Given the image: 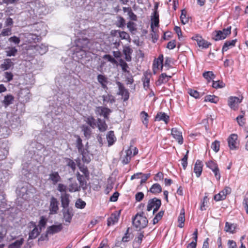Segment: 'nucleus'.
Masks as SVG:
<instances>
[{"mask_svg": "<svg viewBox=\"0 0 248 248\" xmlns=\"http://www.w3.org/2000/svg\"><path fill=\"white\" fill-rule=\"evenodd\" d=\"M82 131L83 132L85 137L89 139L92 133L91 128L87 125H83L81 127Z\"/></svg>", "mask_w": 248, "mask_h": 248, "instance_id": "4c0bfd02", "label": "nucleus"}, {"mask_svg": "<svg viewBox=\"0 0 248 248\" xmlns=\"http://www.w3.org/2000/svg\"><path fill=\"white\" fill-rule=\"evenodd\" d=\"M86 202L81 199H78L76 202L75 206L77 208L83 209L86 206Z\"/></svg>", "mask_w": 248, "mask_h": 248, "instance_id": "864d4df0", "label": "nucleus"}, {"mask_svg": "<svg viewBox=\"0 0 248 248\" xmlns=\"http://www.w3.org/2000/svg\"><path fill=\"white\" fill-rule=\"evenodd\" d=\"M218 98L214 95H207L205 97V101H209L211 103H217L218 101Z\"/></svg>", "mask_w": 248, "mask_h": 248, "instance_id": "603ef678", "label": "nucleus"}, {"mask_svg": "<svg viewBox=\"0 0 248 248\" xmlns=\"http://www.w3.org/2000/svg\"><path fill=\"white\" fill-rule=\"evenodd\" d=\"M117 19L116 25L119 28H124L125 25V19L121 16H118Z\"/></svg>", "mask_w": 248, "mask_h": 248, "instance_id": "a19ab883", "label": "nucleus"}, {"mask_svg": "<svg viewBox=\"0 0 248 248\" xmlns=\"http://www.w3.org/2000/svg\"><path fill=\"white\" fill-rule=\"evenodd\" d=\"M120 66L122 67V70L124 72H128L127 68H128V64L124 60H121L120 61Z\"/></svg>", "mask_w": 248, "mask_h": 248, "instance_id": "e2e57ef3", "label": "nucleus"}, {"mask_svg": "<svg viewBox=\"0 0 248 248\" xmlns=\"http://www.w3.org/2000/svg\"><path fill=\"white\" fill-rule=\"evenodd\" d=\"M34 49L40 55L45 54L48 50L47 46L44 44H41L40 45H37L33 46Z\"/></svg>", "mask_w": 248, "mask_h": 248, "instance_id": "5701e85b", "label": "nucleus"}, {"mask_svg": "<svg viewBox=\"0 0 248 248\" xmlns=\"http://www.w3.org/2000/svg\"><path fill=\"white\" fill-rule=\"evenodd\" d=\"M14 100V97L12 94H8L4 96L3 100L2 103L3 104L5 108L7 107L13 103Z\"/></svg>", "mask_w": 248, "mask_h": 248, "instance_id": "bb28decb", "label": "nucleus"}, {"mask_svg": "<svg viewBox=\"0 0 248 248\" xmlns=\"http://www.w3.org/2000/svg\"><path fill=\"white\" fill-rule=\"evenodd\" d=\"M193 38L194 40L196 41L197 44L200 47L206 48L211 45V43L202 39L200 36L196 35L195 37H193Z\"/></svg>", "mask_w": 248, "mask_h": 248, "instance_id": "f8f14e48", "label": "nucleus"}, {"mask_svg": "<svg viewBox=\"0 0 248 248\" xmlns=\"http://www.w3.org/2000/svg\"><path fill=\"white\" fill-rule=\"evenodd\" d=\"M62 213L65 221L70 223L73 216L72 209L69 207L63 208Z\"/></svg>", "mask_w": 248, "mask_h": 248, "instance_id": "dca6fc26", "label": "nucleus"}, {"mask_svg": "<svg viewBox=\"0 0 248 248\" xmlns=\"http://www.w3.org/2000/svg\"><path fill=\"white\" fill-rule=\"evenodd\" d=\"M180 19L183 24H185L188 22V18L186 17V11L185 9L181 11Z\"/></svg>", "mask_w": 248, "mask_h": 248, "instance_id": "49530a36", "label": "nucleus"}, {"mask_svg": "<svg viewBox=\"0 0 248 248\" xmlns=\"http://www.w3.org/2000/svg\"><path fill=\"white\" fill-rule=\"evenodd\" d=\"M62 225L61 223L58 225H53L49 226L47 228L45 237L47 238L48 235H53L60 232L62 230Z\"/></svg>", "mask_w": 248, "mask_h": 248, "instance_id": "39448f33", "label": "nucleus"}, {"mask_svg": "<svg viewBox=\"0 0 248 248\" xmlns=\"http://www.w3.org/2000/svg\"><path fill=\"white\" fill-rule=\"evenodd\" d=\"M147 218L143 216V213L141 214H137L132 219V223L134 226L137 229L140 230L145 228L148 224Z\"/></svg>", "mask_w": 248, "mask_h": 248, "instance_id": "f257e3e1", "label": "nucleus"}, {"mask_svg": "<svg viewBox=\"0 0 248 248\" xmlns=\"http://www.w3.org/2000/svg\"><path fill=\"white\" fill-rule=\"evenodd\" d=\"M77 179L79 181L80 185L83 188L86 186V181H85V175H81L79 172L77 174Z\"/></svg>", "mask_w": 248, "mask_h": 248, "instance_id": "e433bc0d", "label": "nucleus"}, {"mask_svg": "<svg viewBox=\"0 0 248 248\" xmlns=\"http://www.w3.org/2000/svg\"><path fill=\"white\" fill-rule=\"evenodd\" d=\"M155 120L158 121H163L166 124H167L169 120V117L164 112H159L157 114Z\"/></svg>", "mask_w": 248, "mask_h": 248, "instance_id": "cd10ccee", "label": "nucleus"}, {"mask_svg": "<svg viewBox=\"0 0 248 248\" xmlns=\"http://www.w3.org/2000/svg\"><path fill=\"white\" fill-rule=\"evenodd\" d=\"M120 213L121 210H120L119 212H115L111 215L110 217L108 218V226H109L111 225H113L118 222L119 218Z\"/></svg>", "mask_w": 248, "mask_h": 248, "instance_id": "ddd939ff", "label": "nucleus"}, {"mask_svg": "<svg viewBox=\"0 0 248 248\" xmlns=\"http://www.w3.org/2000/svg\"><path fill=\"white\" fill-rule=\"evenodd\" d=\"M45 35L46 33L45 32H41L38 33L26 32L24 34V37L27 39V41L30 43L38 42L40 40L41 36Z\"/></svg>", "mask_w": 248, "mask_h": 248, "instance_id": "f03ea898", "label": "nucleus"}, {"mask_svg": "<svg viewBox=\"0 0 248 248\" xmlns=\"http://www.w3.org/2000/svg\"><path fill=\"white\" fill-rule=\"evenodd\" d=\"M80 190V187L76 182L72 183L69 185L68 191L70 192L78 191Z\"/></svg>", "mask_w": 248, "mask_h": 248, "instance_id": "58836bf2", "label": "nucleus"}, {"mask_svg": "<svg viewBox=\"0 0 248 248\" xmlns=\"http://www.w3.org/2000/svg\"><path fill=\"white\" fill-rule=\"evenodd\" d=\"M88 51V50H86V49H78V47H76L74 53L75 55L74 57L77 58L78 60L82 59L86 57L87 52Z\"/></svg>", "mask_w": 248, "mask_h": 248, "instance_id": "aec40b11", "label": "nucleus"}, {"mask_svg": "<svg viewBox=\"0 0 248 248\" xmlns=\"http://www.w3.org/2000/svg\"><path fill=\"white\" fill-rule=\"evenodd\" d=\"M24 242V239L20 238L9 245L8 248H20Z\"/></svg>", "mask_w": 248, "mask_h": 248, "instance_id": "c9c22d12", "label": "nucleus"}, {"mask_svg": "<svg viewBox=\"0 0 248 248\" xmlns=\"http://www.w3.org/2000/svg\"><path fill=\"white\" fill-rule=\"evenodd\" d=\"M219 141L216 140L212 143L211 147L213 151H214L216 153H217L219 150Z\"/></svg>", "mask_w": 248, "mask_h": 248, "instance_id": "bf43d9fd", "label": "nucleus"}, {"mask_svg": "<svg viewBox=\"0 0 248 248\" xmlns=\"http://www.w3.org/2000/svg\"><path fill=\"white\" fill-rule=\"evenodd\" d=\"M46 220L45 218L44 217H41V219L40 220L38 223V227H39V229L42 230V228H44L46 225Z\"/></svg>", "mask_w": 248, "mask_h": 248, "instance_id": "69168bd1", "label": "nucleus"}, {"mask_svg": "<svg viewBox=\"0 0 248 248\" xmlns=\"http://www.w3.org/2000/svg\"><path fill=\"white\" fill-rule=\"evenodd\" d=\"M86 122L93 128H94L96 126L95 120L93 117H88L86 119Z\"/></svg>", "mask_w": 248, "mask_h": 248, "instance_id": "052dcab7", "label": "nucleus"}, {"mask_svg": "<svg viewBox=\"0 0 248 248\" xmlns=\"http://www.w3.org/2000/svg\"><path fill=\"white\" fill-rule=\"evenodd\" d=\"M5 53L7 56H15L17 53V49L16 47H8L6 49Z\"/></svg>", "mask_w": 248, "mask_h": 248, "instance_id": "2f4dec72", "label": "nucleus"}, {"mask_svg": "<svg viewBox=\"0 0 248 248\" xmlns=\"http://www.w3.org/2000/svg\"><path fill=\"white\" fill-rule=\"evenodd\" d=\"M242 101L237 97L231 96L228 98V105L232 109L235 110L238 109V105Z\"/></svg>", "mask_w": 248, "mask_h": 248, "instance_id": "6e6552de", "label": "nucleus"}, {"mask_svg": "<svg viewBox=\"0 0 248 248\" xmlns=\"http://www.w3.org/2000/svg\"><path fill=\"white\" fill-rule=\"evenodd\" d=\"M14 63L10 59H6L4 60L3 62L1 64L0 68L3 71L8 70L11 67H13Z\"/></svg>", "mask_w": 248, "mask_h": 248, "instance_id": "393cba45", "label": "nucleus"}, {"mask_svg": "<svg viewBox=\"0 0 248 248\" xmlns=\"http://www.w3.org/2000/svg\"><path fill=\"white\" fill-rule=\"evenodd\" d=\"M202 163L200 160H197L194 165V171L196 174L197 177H199L201 175L202 170Z\"/></svg>", "mask_w": 248, "mask_h": 248, "instance_id": "4be33fe9", "label": "nucleus"}, {"mask_svg": "<svg viewBox=\"0 0 248 248\" xmlns=\"http://www.w3.org/2000/svg\"><path fill=\"white\" fill-rule=\"evenodd\" d=\"M77 138L76 140V147L78 149V153L82 155V159H84V158L85 156V155L86 154L87 150L85 149L83 147V145L82 143V140L78 136H77Z\"/></svg>", "mask_w": 248, "mask_h": 248, "instance_id": "1a4fd4ad", "label": "nucleus"}, {"mask_svg": "<svg viewBox=\"0 0 248 248\" xmlns=\"http://www.w3.org/2000/svg\"><path fill=\"white\" fill-rule=\"evenodd\" d=\"M98 127L101 131H105L108 128V125L106 124L105 121H103L100 119H98Z\"/></svg>", "mask_w": 248, "mask_h": 248, "instance_id": "ea45409f", "label": "nucleus"}, {"mask_svg": "<svg viewBox=\"0 0 248 248\" xmlns=\"http://www.w3.org/2000/svg\"><path fill=\"white\" fill-rule=\"evenodd\" d=\"M241 112L243 113V115H241L238 116L236 118V120L240 126H243L244 125L245 121V119L243 118L244 115L245 114V111L243 110H241Z\"/></svg>", "mask_w": 248, "mask_h": 248, "instance_id": "6e6d98bb", "label": "nucleus"}, {"mask_svg": "<svg viewBox=\"0 0 248 248\" xmlns=\"http://www.w3.org/2000/svg\"><path fill=\"white\" fill-rule=\"evenodd\" d=\"M206 165L207 167L210 168L212 171L218 168L217 164L214 161L210 160L206 163Z\"/></svg>", "mask_w": 248, "mask_h": 248, "instance_id": "c03bdc74", "label": "nucleus"}, {"mask_svg": "<svg viewBox=\"0 0 248 248\" xmlns=\"http://www.w3.org/2000/svg\"><path fill=\"white\" fill-rule=\"evenodd\" d=\"M96 113L101 115H103L105 119L108 118V115L111 112L110 109L103 107H98L96 108L95 110Z\"/></svg>", "mask_w": 248, "mask_h": 248, "instance_id": "6ab92c4d", "label": "nucleus"}, {"mask_svg": "<svg viewBox=\"0 0 248 248\" xmlns=\"http://www.w3.org/2000/svg\"><path fill=\"white\" fill-rule=\"evenodd\" d=\"M31 31L34 33H38L45 32L46 33V27L42 23H36L31 26Z\"/></svg>", "mask_w": 248, "mask_h": 248, "instance_id": "2eb2a0df", "label": "nucleus"}, {"mask_svg": "<svg viewBox=\"0 0 248 248\" xmlns=\"http://www.w3.org/2000/svg\"><path fill=\"white\" fill-rule=\"evenodd\" d=\"M163 55L160 54L157 59H155L154 61L153 65L155 68H158L159 66L161 65V69L162 70L163 67Z\"/></svg>", "mask_w": 248, "mask_h": 248, "instance_id": "7c9ffc66", "label": "nucleus"}, {"mask_svg": "<svg viewBox=\"0 0 248 248\" xmlns=\"http://www.w3.org/2000/svg\"><path fill=\"white\" fill-rule=\"evenodd\" d=\"M97 79L98 82L100 84L102 88L105 90L108 89L107 84L108 82V78L104 75L102 74H99L97 77Z\"/></svg>", "mask_w": 248, "mask_h": 248, "instance_id": "a211bd4d", "label": "nucleus"}, {"mask_svg": "<svg viewBox=\"0 0 248 248\" xmlns=\"http://www.w3.org/2000/svg\"><path fill=\"white\" fill-rule=\"evenodd\" d=\"M140 117L143 124L147 127L148 123V114L147 112L143 111L140 113Z\"/></svg>", "mask_w": 248, "mask_h": 248, "instance_id": "de8ad7c7", "label": "nucleus"}, {"mask_svg": "<svg viewBox=\"0 0 248 248\" xmlns=\"http://www.w3.org/2000/svg\"><path fill=\"white\" fill-rule=\"evenodd\" d=\"M235 228V227L233 224H230L228 222H226L224 230L226 232L233 233L234 232Z\"/></svg>", "mask_w": 248, "mask_h": 248, "instance_id": "37998d69", "label": "nucleus"}, {"mask_svg": "<svg viewBox=\"0 0 248 248\" xmlns=\"http://www.w3.org/2000/svg\"><path fill=\"white\" fill-rule=\"evenodd\" d=\"M116 84L117 85L119 89V92L117 94L124 97V101H127L129 97L128 91L125 89L124 85L120 81H117Z\"/></svg>", "mask_w": 248, "mask_h": 248, "instance_id": "423d86ee", "label": "nucleus"}, {"mask_svg": "<svg viewBox=\"0 0 248 248\" xmlns=\"http://www.w3.org/2000/svg\"><path fill=\"white\" fill-rule=\"evenodd\" d=\"M31 224L33 229L29 232L28 240L35 239L41 232V230L38 228L34 223L31 222Z\"/></svg>", "mask_w": 248, "mask_h": 248, "instance_id": "4468645a", "label": "nucleus"}, {"mask_svg": "<svg viewBox=\"0 0 248 248\" xmlns=\"http://www.w3.org/2000/svg\"><path fill=\"white\" fill-rule=\"evenodd\" d=\"M225 84L222 80L213 81L212 87L215 89L224 88Z\"/></svg>", "mask_w": 248, "mask_h": 248, "instance_id": "79ce46f5", "label": "nucleus"}, {"mask_svg": "<svg viewBox=\"0 0 248 248\" xmlns=\"http://www.w3.org/2000/svg\"><path fill=\"white\" fill-rule=\"evenodd\" d=\"M152 24L151 27L153 28L154 25L155 27L158 26L159 25V15L157 12H154V16L151 18Z\"/></svg>", "mask_w": 248, "mask_h": 248, "instance_id": "f704fd0d", "label": "nucleus"}, {"mask_svg": "<svg viewBox=\"0 0 248 248\" xmlns=\"http://www.w3.org/2000/svg\"><path fill=\"white\" fill-rule=\"evenodd\" d=\"M65 160L67 163V165L74 171L76 168V164L74 161L69 158H65Z\"/></svg>", "mask_w": 248, "mask_h": 248, "instance_id": "3c124183", "label": "nucleus"}, {"mask_svg": "<svg viewBox=\"0 0 248 248\" xmlns=\"http://www.w3.org/2000/svg\"><path fill=\"white\" fill-rule=\"evenodd\" d=\"M107 139L108 140L109 146L112 145L115 141L116 138L114 136V132L112 131H109L107 135Z\"/></svg>", "mask_w": 248, "mask_h": 248, "instance_id": "72a5a7b5", "label": "nucleus"}, {"mask_svg": "<svg viewBox=\"0 0 248 248\" xmlns=\"http://www.w3.org/2000/svg\"><path fill=\"white\" fill-rule=\"evenodd\" d=\"M103 101L105 103H109L112 104L115 102V98L111 94H107L102 95Z\"/></svg>", "mask_w": 248, "mask_h": 248, "instance_id": "c85d7f7f", "label": "nucleus"}, {"mask_svg": "<svg viewBox=\"0 0 248 248\" xmlns=\"http://www.w3.org/2000/svg\"><path fill=\"white\" fill-rule=\"evenodd\" d=\"M59 202L58 200L53 196L51 197L49 201V214H57L59 209Z\"/></svg>", "mask_w": 248, "mask_h": 248, "instance_id": "20e7f679", "label": "nucleus"}, {"mask_svg": "<svg viewBox=\"0 0 248 248\" xmlns=\"http://www.w3.org/2000/svg\"><path fill=\"white\" fill-rule=\"evenodd\" d=\"M172 63V59L170 57H166L165 58V63L163 64V66H164L165 67L167 68V69H169L171 67V64Z\"/></svg>", "mask_w": 248, "mask_h": 248, "instance_id": "0e129e2a", "label": "nucleus"}, {"mask_svg": "<svg viewBox=\"0 0 248 248\" xmlns=\"http://www.w3.org/2000/svg\"><path fill=\"white\" fill-rule=\"evenodd\" d=\"M236 42V39L226 41L222 47V52L223 53L224 51H227L229 49V47H232L234 46L235 45Z\"/></svg>", "mask_w": 248, "mask_h": 248, "instance_id": "a878e982", "label": "nucleus"}, {"mask_svg": "<svg viewBox=\"0 0 248 248\" xmlns=\"http://www.w3.org/2000/svg\"><path fill=\"white\" fill-rule=\"evenodd\" d=\"M171 78V76H168L166 73H162L159 76L158 79L156 82V84L158 86H160L162 84L166 83Z\"/></svg>", "mask_w": 248, "mask_h": 248, "instance_id": "b1692460", "label": "nucleus"}, {"mask_svg": "<svg viewBox=\"0 0 248 248\" xmlns=\"http://www.w3.org/2000/svg\"><path fill=\"white\" fill-rule=\"evenodd\" d=\"M226 196L224 194V192L221 191L219 193L214 196V200L216 201H219L226 199Z\"/></svg>", "mask_w": 248, "mask_h": 248, "instance_id": "8fccbe9b", "label": "nucleus"}, {"mask_svg": "<svg viewBox=\"0 0 248 248\" xmlns=\"http://www.w3.org/2000/svg\"><path fill=\"white\" fill-rule=\"evenodd\" d=\"M188 93L191 95V96H193V97L195 98H199V93L196 90H192V89H188Z\"/></svg>", "mask_w": 248, "mask_h": 248, "instance_id": "774afa93", "label": "nucleus"}, {"mask_svg": "<svg viewBox=\"0 0 248 248\" xmlns=\"http://www.w3.org/2000/svg\"><path fill=\"white\" fill-rule=\"evenodd\" d=\"M188 151H187L186 154L183 157V158L181 159V164L183 166V168L184 170H185L186 168L187 165V158H188Z\"/></svg>", "mask_w": 248, "mask_h": 248, "instance_id": "13d9d810", "label": "nucleus"}, {"mask_svg": "<svg viewBox=\"0 0 248 248\" xmlns=\"http://www.w3.org/2000/svg\"><path fill=\"white\" fill-rule=\"evenodd\" d=\"M11 31L12 30L11 28L3 29L0 33V35H1L3 36H9L11 34Z\"/></svg>", "mask_w": 248, "mask_h": 248, "instance_id": "680f3d73", "label": "nucleus"}, {"mask_svg": "<svg viewBox=\"0 0 248 248\" xmlns=\"http://www.w3.org/2000/svg\"><path fill=\"white\" fill-rule=\"evenodd\" d=\"M161 204V202L160 199L154 198L153 199L149 200L148 205L147 207V210L148 211H151L153 208V214H155L156 211H158Z\"/></svg>", "mask_w": 248, "mask_h": 248, "instance_id": "7ed1b4c3", "label": "nucleus"}, {"mask_svg": "<svg viewBox=\"0 0 248 248\" xmlns=\"http://www.w3.org/2000/svg\"><path fill=\"white\" fill-rule=\"evenodd\" d=\"M150 191L154 194H158L162 191L161 186L157 184H154L150 189Z\"/></svg>", "mask_w": 248, "mask_h": 248, "instance_id": "473e14b6", "label": "nucleus"}, {"mask_svg": "<svg viewBox=\"0 0 248 248\" xmlns=\"http://www.w3.org/2000/svg\"><path fill=\"white\" fill-rule=\"evenodd\" d=\"M203 77L207 80L208 82H210L211 79L215 78V75L212 71H207L203 73Z\"/></svg>", "mask_w": 248, "mask_h": 248, "instance_id": "a18cd8bd", "label": "nucleus"}, {"mask_svg": "<svg viewBox=\"0 0 248 248\" xmlns=\"http://www.w3.org/2000/svg\"><path fill=\"white\" fill-rule=\"evenodd\" d=\"M164 211H160L157 213V214L156 215L153 220L154 224L157 223L158 221L161 219L164 215Z\"/></svg>", "mask_w": 248, "mask_h": 248, "instance_id": "4d7b16f0", "label": "nucleus"}, {"mask_svg": "<svg viewBox=\"0 0 248 248\" xmlns=\"http://www.w3.org/2000/svg\"><path fill=\"white\" fill-rule=\"evenodd\" d=\"M216 35L215 37H214V39L215 41H218L220 40H222L225 39L224 38V35L223 34V32L221 31H216Z\"/></svg>", "mask_w": 248, "mask_h": 248, "instance_id": "5fc2aeb1", "label": "nucleus"}, {"mask_svg": "<svg viewBox=\"0 0 248 248\" xmlns=\"http://www.w3.org/2000/svg\"><path fill=\"white\" fill-rule=\"evenodd\" d=\"M136 25L134 22L131 21L128 22L127 24V27L131 32L136 30Z\"/></svg>", "mask_w": 248, "mask_h": 248, "instance_id": "338daca9", "label": "nucleus"}, {"mask_svg": "<svg viewBox=\"0 0 248 248\" xmlns=\"http://www.w3.org/2000/svg\"><path fill=\"white\" fill-rule=\"evenodd\" d=\"M237 136L236 134H232L228 139L229 146L231 150H235L238 148Z\"/></svg>", "mask_w": 248, "mask_h": 248, "instance_id": "9d476101", "label": "nucleus"}, {"mask_svg": "<svg viewBox=\"0 0 248 248\" xmlns=\"http://www.w3.org/2000/svg\"><path fill=\"white\" fill-rule=\"evenodd\" d=\"M70 195L66 193L62 194L61 196V202L62 206L63 208H66L69 207L70 202L69 200Z\"/></svg>", "mask_w": 248, "mask_h": 248, "instance_id": "f3484780", "label": "nucleus"}, {"mask_svg": "<svg viewBox=\"0 0 248 248\" xmlns=\"http://www.w3.org/2000/svg\"><path fill=\"white\" fill-rule=\"evenodd\" d=\"M49 180L52 182L54 185L56 184L59 182L61 181V178L57 171H52L49 174Z\"/></svg>", "mask_w": 248, "mask_h": 248, "instance_id": "412c9836", "label": "nucleus"}, {"mask_svg": "<svg viewBox=\"0 0 248 248\" xmlns=\"http://www.w3.org/2000/svg\"><path fill=\"white\" fill-rule=\"evenodd\" d=\"M171 131V134L173 137L178 141L179 144H182L183 143V138L182 132L177 128H172Z\"/></svg>", "mask_w": 248, "mask_h": 248, "instance_id": "9b49d317", "label": "nucleus"}, {"mask_svg": "<svg viewBox=\"0 0 248 248\" xmlns=\"http://www.w3.org/2000/svg\"><path fill=\"white\" fill-rule=\"evenodd\" d=\"M118 33H119V37L122 39H124V40H126L128 41L129 42H130L131 39H130V35H129L128 33H127L125 31H118Z\"/></svg>", "mask_w": 248, "mask_h": 248, "instance_id": "09e8293b", "label": "nucleus"}, {"mask_svg": "<svg viewBox=\"0 0 248 248\" xmlns=\"http://www.w3.org/2000/svg\"><path fill=\"white\" fill-rule=\"evenodd\" d=\"M90 41L87 38H80L76 42V47L88 50L90 48Z\"/></svg>", "mask_w": 248, "mask_h": 248, "instance_id": "0eeeda50", "label": "nucleus"}, {"mask_svg": "<svg viewBox=\"0 0 248 248\" xmlns=\"http://www.w3.org/2000/svg\"><path fill=\"white\" fill-rule=\"evenodd\" d=\"M178 221L179 223L178 225L179 227L181 228H183L184 226V222L185 221L184 208H182L181 210L180 215L178 217Z\"/></svg>", "mask_w": 248, "mask_h": 248, "instance_id": "c756f323", "label": "nucleus"}]
</instances>
